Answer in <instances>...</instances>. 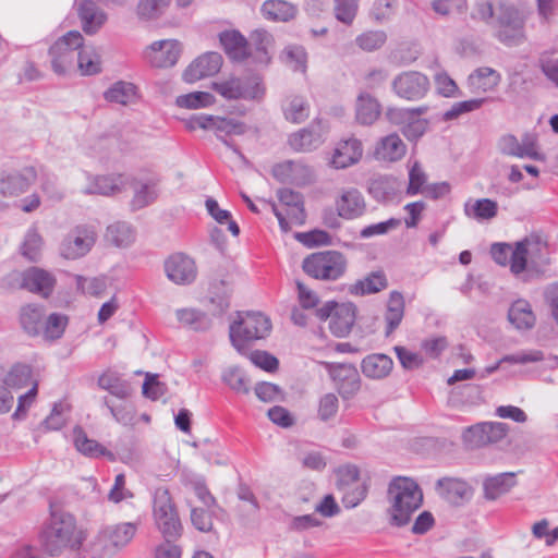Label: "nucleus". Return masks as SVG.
Listing matches in <instances>:
<instances>
[{
	"mask_svg": "<svg viewBox=\"0 0 558 558\" xmlns=\"http://www.w3.org/2000/svg\"><path fill=\"white\" fill-rule=\"evenodd\" d=\"M222 66V56L219 52L208 51L197 57L184 70L182 77L186 83H194L207 76L217 74Z\"/></svg>",
	"mask_w": 558,
	"mask_h": 558,
	"instance_id": "nucleus-22",
	"label": "nucleus"
},
{
	"mask_svg": "<svg viewBox=\"0 0 558 558\" xmlns=\"http://www.w3.org/2000/svg\"><path fill=\"white\" fill-rule=\"evenodd\" d=\"M169 4L170 2H138L137 15L143 21L158 20Z\"/></svg>",
	"mask_w": 558,
	"mask_h": 558,
	"instance_id": "nucleus-62",
	"label": "nucleus"
},
{
	"mask_svg": "<svg viewBox=\"0 0 558 558\" xmlns=\"http://www.w3.org/2000/svg\"><path fill=\"white\" fill-rule=\"evenodd\" d=\"M158 196L157 184L153 180L142 182L134 187L131 201L132 210H140L156 201Z\"/></svg>",
	"mask_w": 558,
	"mask_h": 558,
	"instance_id": "nucleus-49",
	"label": "nucleus"
},
{
	"mask_svg": "<svg viewBox=\"0 0 558 558\" xmlns=\"http://www.w3.org/2000/svg\"><path fill=\"white\" fill-rule=\"evenodd\" d=\"M327 132V123L322 119H315L307 128L291 134L289 145L296 151H310L324 142Z\"/></svg>",
	"mask_w": 558,
	"mask_h": 558,
	"instance_id": "nucleus-20",
	"label": "nucleus"
},
{
	"mask_svg": "<svg viewBox=\"0 0 558 558\" xmlns=\"http://www.w3.org/2000/svg\"><path fill=\"white\" fill-rule=\"evenodd\" d=\"M277 195L280 203L287 207L286 214H283L275 204H271L272 211L278 219L281 231L288 232L292 223L302 225L305 220L302 195L290 189H280Z\"/></svg>",
	"mask_w": 558,
	"mask_h": 558,
	"instance_id": "nucleus-13",
	"label": "nucleus"
},
{
	"mask_svg": "<svg viewBox=\"0 0 558 558\" xmlns=\"http://www.w3.org/2000/svg\"><path fill=\"white\" fill-rule=\"evenodd\" d=\"M1 284L8 289H25L48 298L53 291L56 278L47 270L31 267L24 271H11L2 279Z\"/></svg>",
	"mask_w": 558,
	"mask_h": 558,
	"instance_id": "nucleus-10",
	"label": "nucleus"
},
{
	"mask_svg": "<svg viewBox=\"0 0 558 558\" xmlns=\"http://www.w3.org/2000/svg\"><path fill=\"white\" fill-rule=\"evenodd\" d=\"M295 238L307 247L329 245L331 236L324 230H312L308 232L296 233Z\"/></svg>",
	"mask_w": 558,
	"mask_h": 558,
	"instance_id": "nucleus-63",
	"label": "nucleus"
},
{
	"mask_svg": "<svg viewBox=\"0 0 558 558\" xmlns=\"http://www.w3.org/2000/svg\"><path fill=\"white\" fill-rule=\"evenodd\" d=\"M138 97L137 86L132 82L117 81L110 85L104 93V98L108 102H113L122 106L130 105Z\"/></svg>",
	"mask_w": 558,
	"mask_h": 558,
	"instance_id": "nucleus-34",
	"label": "nucleus"
},
{
	"mask_svg": "<svg viewBox=\"0 0 558 558\" xmlns=\"http://www.w3.org/2000/svg\"><path fill=\"white\" fill-rule=\"evenodd\" d=\"M185 126L190 131L206 130L214 131L217 137L241 160H245L242 151L226 138L227 135H241L245 131V125L235 119L222 118L206 113H194L185 120Z\"/></svg>",
	"mask_w": 558,
	"mask_h": 558,
	"instance_id": "nucleus-7",
	"label": "nucleus"
},
{
	"mask_svg": "<svg viewBox=\"0 0 558 558\" xmlns=\"http://www.w3.org/2000/svg\"><path fill=\"white\" fill-rule=\"evenodd\" d=\"M98 386L119 399H125L130 395L128 384L117 373L111 371L105 372L99 376Z\"/></svg>",
	"mask_w": 558,
	"mask_h": 558,
	"instance_id": "nucleus-50",
	"label": "nucleus"
},
{
	"mask_svg": "<svg viewBox=\"0 0 558 558\" xmlns=\"http://www.w3.org/2000/svg\"><path fill=\"white\" fill-rule=\"evenodd\" d=\"M427 185V174L418 161H414L409 170V184L405 190L408 196L422 194Z\"/></svg>",
	"mask_w": 558,
	"mask_h": 558,
	"instance_id": "nucleus-55",
	"label": "nucleus"
},
{
	"mask_svg": "<svg viewBox=\"0 0 558 558\" xmlns=\"http://www.w3.org/2000/svg\"><path fill=\"white\" fill-rule=\"evenodd\" d=\"M284 118L292 123H301L310 116V105L301 96L292 97L283 107Z\"/></svg>",
	"mask_w": 558,
	"mask_h": 558,
	"instance_id": "nucleus-52",
	"label": "nucleus"
},
{
	"mask_svg": "<svg viewBox=\"0 0 558 558\" xmlns=\"http://www.w3.org/2000/svg\"><path fill=\"white\" fill-rule=\"evenodd\" d=\"M356 120L364 125L373 124L380 114V105L368 94H361L356 101Z\"/></svg>",
	"mask_w": 558,
	"mask_h": 558,
	"instance_id": "nucleus-42",
	"label": "nucleus"
},
{
	"mask_svg": "<svg viewBox=\"0 0 558 558\" xmlns=\"http://www.w3.org/2000/svg\"><path fill=\"white\" fill-rule=\"evenodd\" d=\"M96 242V233L93 228L77 226L71 230L60 244V254L65 259H77L85 256Z\"/></svg>",
	"mask_w": 558,
	"mask_h": 558,
	"instance_id": "nucleus-15",
	"label": "nucleus"
},
{
	"mask_svg": "<svg viewBox=\"0 0 558 558\" xmlns=\"http://www.w3.org/2000/svg\"><path fill=\"white\" fill-rule=\"evenodd\" d=\"M429 87L428 77L418 71H404L392 81V89L396 95L409 101H417L424 98Z\"/></svg>",
	"mask_w": 558,
	"mask_h": 558,
	"instance_id": "nucleus-14",
	"label": "nucleus"
},
{
	"mask_svg": "<svg viewBox=\"0 0 558 558\" xmlns=\"http://www.w3.org/2000/svg\"><path fill=\"white\" fill-rule=\"evenodd\" d=\"M22 329L29 336H38L44 326V311L41 306L27 304L20 311Z\"/></svg>",
	"mask_w": 558,
	"mask_h": 558,
	"instance_id": "nucleus-40",
	"label": "nucleus"
},
{
	"mask_svg": "<svg viewBox=\"0 0 558 558\" xmlns=\"http://www.w3.org/2000/svg\"><path fill=\"white\" fill-rule=\"evenodd\" d=\"M180 53L178 40L162 39L151 43L143 51V58L154 68H171L178 62Z\"/></svg>",
	"mask_w": 558,
	"mask_h": 558,
	"instance_id": "nucleus-17",
	"label": "nucleus"
},
{
	"mask_svg": "<svg viewBox=\"0 0 558 558\" xmlns=\"http://www.w3.org/2000/svg\"><path fill=\"white\" fill-rule=\"evenodd\" d=\"M41 246V236L36 229H29L22 244V254L32 262L38 258Z\"/></svg>",
	"mask_w": 558,
	"mask_h": 558,
	"instance_id": "nucleus-61",
	"label": "nucleus"
},
{
	"mask_svg": "<svg viewBox=\"0 0 558 558\" xmlns=\"http://www.w3.org/2000/svg\"><path fill=\"white\" fill-rule=\"evenodd\" d=\"M175 316L183 327L194 331H205L211 326V319L209 316L205 312L197 308H179L175 311Z\"/></svg>",
	"mask_w": 558,
	"mask_h": 558,
	"instance_id": "nucleus-39",
	"label": "nucleus"
},
{
	"mask_svg": "<svg viewBox=\"0 0 558 558\" xmlns=\"http://www.w3.org/2000/svg\"><path fill=\"white\" fill-rule=\"evenodd\" d=\"M407 145L401 137L391 133L381 137L375 145L374 158L383 162H396L404 157Z\"/></svg>",
	"mask_w": 558,
	"mask_h": 558,
	"instance_id": "nucleus-26",
	"label": "nucleus"
},
{
	"mask_svg": "<svg viewBox=\"0 0 558 558\" xmlns=\"http://www.w3.org/2000/svg\"><path fill=\"white\" fill-rule=\"evenodd\" d=\"M137 525L132 522H124L107 527L102 535L109 545L114 549H121L126 546L135 536Z\"/></svg>",
	"mask_w": 558,
	"mask_h": 558,
	"instance_id": "nucleus-38",
	"label": "nucleus"
},
{
	"mask_svg": "<svg viewBox=\"0 0 558 558\" xmlns=\"http://www.w3.org/2000/svg\"><path fill=\"white\" fill-rule=\"evenodd\" d=\"M508 319L518 330H530L536 323L532 305L523 299L512 302L508 310Z\"/></svg>",
	"mask_w": 558,
	"mask_h": 558,
	"instance_id": "nucleus-29",
	"label": "nucleus"
},
{
	"mask_svg": "<svg viewBox=\"0 0 558 558\" xmlns=\"http://www.w3.org/2000/svg\"><path fill=\"white\" fill-rule=\"evenodd\" d=\"M339 409V400L335 393H326L320 397L318 402L317 415L320 421L327 422L335 417Z\"/></svg>",
	"mask_w": 558,
	"mask_h": 558,
	"instance_id": "nucleus-60",
	"label": "nucleus"
},
{
	"mask_svg": "<svg viewBox=\"0 0 558 558\" xmlns=\"http://www.w3.org/2000/svg\"><path fill=\"white\" fill-rule=\"evenodd\" d=\"M221 379L230 389L238 393H247V379L239 366H230L222 372Z\"/></svg>",
	"mask_w": 558,
	"mask_h": 558,
	"instance_id": "nucleus-54",
	"label": "nucleus"
},
{
	"mask_svg": "<svg viewBox=\"0 0 558 558\" xmlns=\"http://www.w3.org/2000/svg\"><path fill=\"white\" fill-rule=\"evenodd\" d=\"M215 102V97L208 92H193L180 95L175 99V105L185 109L206 108Z\"/></svg>",
	"mask_w": 558,
	"mask_h": 558,
	"instance_id": "nucleus-53",
	"label": "nucleus"
},
{
	"mask_svg": "<svg viewBox=\"0 0 558 558\" xmlns=\"http://www.w3.org/2000/svg\"><path fill=\"white\" fill-rule=\"evenodd\" d=\"M436 489L442 498L452 504H458L460 500L464 499L470 490L466 482L452 477L438 480Z\"/></svg>",
	"mask_w": 558,
	"mask_h": 558,
	"instance_id": "nucleus-36",
	"label": "nucleus"
},
{
	"mask_svg": "<svg viewBox=\"0 0 558 558\" xmlns=\"http://www.w3.org/2000/svg\"><path fill=\"white\" fill-rule=\"evenodd\" d=\"M404 316V298L398 291L389 295L387 310L385 312L386 330L385 335L390 336L401 324Z\"/></svg>",
	"mask_w": 558,
	"mask_h": 558,
	"instance_id": "nucleus-37",
	"label": "nucleus"
},
{
	"mask_svg": "<svg viewBox=\"0 0 558 558\" xmlns=\"http://www.w3.org/2000/svg\"><path fill=\"white\" fill-rule=\"evenodd\" d=\"M484 101H485L484 98H476V99H470V100H463V101L456 102L451 106V108L449 110H447L444 113V119L446 121H450V120L458 118L459 116H461L463 113L480 109L482 107V105L484 104Z\"/></svg>",
	"mask_w": 558,
	"mask_h": 558,
	"instance_id": "nucleus-64",
	"label": "nucleus"
},
{
	"mask_svg": "<svg viewBox=\"0 0 558 558\" xmlns=\"http://www.w3.org/2000/svg\"><path fill=\"white\" fill-rule=\"evenodd\" d=\"M37 173L34 167L21 170H3L0 172V195L2 197H17L28 191L36 181Z\"/></svg>",
	"mask_w": 558,
	"mask_h": 558,
	"instance_id": "nucleus-16",
	"label": "nucleus"
},
{
	"mask_svg": "<svg viewBox=\"0 0 558 558\" xmlns=\"http://www.w3.org/2000/svg\"><path fill=\"white\" fill-rule=\"evenodd\" d=\"M500 74L489 68L482 66L474 70L468 77V86L473 94H485L494 90L500 83Z\"/></svg>",
	"mask_w": 558,
	"mask_h": 558,
	"instance_id": "nucleus-27",
	"label": "nucleus"
},
{
	"mask_svg": "<svg viewBox=\"0 0 558 558\" xmlns=\"http://www.w3.org/2000/svg\"><path fill=\"white\" fill-rule=\"evenodd\" d=\"M515 483V474L512 472L487 476L483 482L484 497L487 500H496L501 495L508 493Z\"/></svg>",
	"mask_w": 558,
	"mask_h": 558,
	"instance_id": "nucleus-30",
	"label": "nucleus"
},
{
	"mask_svg": "<svg viewBox=\"0 0 558 558\" xmlns=\"http://www.w3.org/2000/svg\"><path fill=\"white\" fill-rule=\"evenodd\" d=\"M498 204L490 198H480L464 205V214L477 221L490 220L497 216Z\"/></svg>",
	"mask_w": 558,
	"mask_h": 558,
	"instance_id": "nucleus-45",
	"label": "nucleus"
},
{
	"mask_svg": "<svg viewBox=\"0 0 558 558\" xmlns=\"http://www.w3.org/2000/svg\"><path fill=\"white\" fill-rule=\"evenodd\" d=\"M68 325V317L59 313H52L48 316L43 330L45 338L56 340L63 336Z\"/></svg>",
	"mask_w": 558,
	"mask_h": 558,
	"instance_id": "nucleus-56",
	"label": "nucleus"
},
{
	"mask_svg": "<svg viewBox=\"0 0 558 558\" xmlns=\"http://www.w3.org/2000/svg\"><path fill=\"white\" fill-rule=\"evenodd\" d=\"M355 322V306L352 303H341L331 316L329 329L338 338L348 336Z\"/></svg>",
	"mask_w": 558,
	"mask_h": 558,
	"instance_id": "nucleus-28",
	"label": "nucleus"
},
{
	"mask_svg": "<svg viewBox=\"0 0 558 558\" xmlns=\"http://www.w3.org/2000/svg\"><path fill=\"white\" fill-rule=\"evenodd\" d=\"M388 495L391 501L388 511L390 524L399 527L407 525L423 502L418 484L410 477H395L389 484Z\"/></svg>",
	"mask_w": 558,
	"mask_h": 558,
	"instance_id": "nucleus-3",
	"label": "nucleus"
},
{
	"mask_svg": "<svg viewBox=\"0 0 558 558\" xmlns=\"http://www.w3.org/2000/svg\"><path fill=\"white\" fill-rule=\"evenodd\" d=\"M498 8H494L492 2H477L476 10L472 12L473 19L496 22L498 38L507 44H517L523 33V16L514 7L513 2H497Z\"/></svg>",
	"mask_w": 558,
	"mask_h": 558,
	"instance_id": "nucleus-4",
	"label": "nucleus"
},
{
	"mask_svg": "<svg viewBox=\"0 0 558 558\" xmlns=\"http://www.w3.org/2000/svg\"><path fill=\"white\" fill-rule=\"evenodd\" d=\"M544 360V354L539 350H529V351H520L513 354H507L502 356L495 364L486 366L483 371L480 372L478 378L484 379L490 374L495 373L502 363L510 364H527V363H536Z\"/></svg>",
	"mask_w": 558,
	"mask_h": 558,
	"instance_id": "nucleus-33",
	"label": "nucleus"
},
{
	"mask_svg": "<svg viewBox=\"0 0 558 558\" xmlns=\"http://www.w3.org/2000/svg\"><path fill=\"white\" fill-rule=\"evenodd\" d=\"M387 36L383 31H369L356 37V45L365 51L379 49L386 43Z\"/></svg>",
	"mask_w": 558,
	"mask_h": 558,
	"instance_id": "nucleus-57",
	"label": "nucleus"
},
{
	"mask_svg": "<svg viewBox=\"0 0 558 558\" xmlns=\"http://www.w3.org/2000/svg\"><path fill=\"white\" fill-rule=\"evenodd\" d=\"M82 75H95L101 71L100 56L94 47L84 46L80 49L75 62Z\"/></svg>",
	"mask_w": 558,
	"mask_h": 558,
	"instance_id": "nucleus-44",
	"label": "nucleus"
},
{
	"mask_svg": "<svg viewBox=\"0 0 558 558\" xmlns=\"http://www.w3.org/2000/svg\"><path fill=\"white\" fill-rule=\"evenodd\" d=\"M153 519L165 541H178L183 525L177 507L167 489H157L154 496Z\"/></svg>",
	"mask_w": 558,
	"mask_h": 558,
	"instance_id": "nucleus-8",
	"label": "nucleus"
},
{
	"mask_svg": "<svg viewBox=\"0 0 558 558\" xmlns=\"http://www.w3.org/2000/svg\"><path fill=\"white\" fill-rule=\"evenodd\" d=\"M124 185L123 177L118 175H96L90 179L89 184L83 193L87 195L99 194L110 196L119 193Z\"/></svg>",
	"mask_w": 558,
	"mask_h": 558,
	"instance_id": "nucleus-32",
	"label": "nucleus"
},
{
	"mask_svg": "<svg viewBox=\"0 0 558 558\" xmlns=\"http://www.w3.org/2000/svg\"><path fill=\"white\" fill-rule=\"evenodd\" d=\"M260 12L270 22H289L298 12L292 2H263Z\"/></svg>",
	"mask_w": 558,
	"mask_h": 558,
	"instance_id": "nucleus-41",
	"label": "nucleus"
},
{
	"mask_svg": "<svg viewBox=\"0 0 558 558\" xmlns=\"http://www.w3.org/2000/svg\"><path fill=\"white\" fill-rule=\"evenodd\" d=\"M363 156V144L359 138L341 140L335 147L330 165L335 169H345L357 163Z\"/></svg>",
	"mask_w": 558,
	"mask_h": 558,
	"instance_id": "nucleus-23",
	"label": "nucleus"
},
{
	"mask_svg": "<svg viewBox=\"0 0 558 558\" xmlns=\"http://www.w3.org/2000/svg\"><path fill=\"white\" fill-rule=\"evenodd\" d=\"M401 225V220L398 218H389L386 221H380L377 223H373L364 227L360 231V236L362 239H369L376 235L387 234L389 231L397 229Z\"/></svg>",
	"mask_w": 558,
	"mask_h": 558,
	"instance_id": "nucleus-59",
	"label": "nucleus"
},
{
	"mask_svg": "<svg viewBox=\"0 0 558 558\" xmlns=\"http://www.w3.org/2000/svg\"><path fill=\"white\" fill-rule=\"evenodd\" d=\"M213 89L227 100L262 101L266 94L263 77L257 74L230 76L214 82Z\"/></svg>",
	"mask_w": 558,
	"mask_h": 558,
	"instance_id": "nucleus-6",
	"label": "nucleus"
},
{
	"mask_svg": "<svg viewBox=\"0 0 558 558\" xmlns=\"http://www.w3.org/2000/svg\"><path fill=\"white\" fill-rule=\"evenodd\" d=\"M77 12L86 34H95L107 20V15L97 8L96 2H80Z\"/></svg>",
	"mask_w": 558,
	"mask_h": 558,
	"instance_id": "nucleus-35",
	"label": "nucleus"
},
{
	"mask_svg": "<svg viewBox=\"0 0 558 558\" xmlns=\"http://www.w3.org/2000/svg\"><path fill=\"white\" fill-rule=\"evenodd\" d=\"M82 541L75 518L64 510L51 509L40 532V544L45 551L54 556L66 548H78Z\"/></svg>",
	"mask_w": 558,
	"mask_h": 558,
	"instance_id": "nucleus-2",
	"label": "nucleus"
},
{
	"mask_svg": "<svg viewBox=\"0 0 558 558\" xmlns=\"http://www.w3.org/2000/svg\"><path fill=\"white\" fill-rule=\"evenodd\" d=\"M271 330L270 318L260 312H238V318L230 324L229 337L241 354H246L252 342L266 338Z\"/></svg>",
	"mask_w": 558,
	"mask_h": 558,
	"instance_id": "nucleus-5",
	"label": "nucleus"
},
{
	"mask_svg": "<svg viewBox=\"0 0 558 558\" xmlns=\"http://www.w3.org/2000/svg\"><path fill=\"white\" fill-rule=\"evenodd\" d=\"M393 362L390 356L383 353H374L365 356L362 361V373L372 379L387 377L392 371Z\"/></svg>",
	"mask_w": 558,
	"mask_h": 558,
	"instance_id": "nucleus-31",
	"label": "nucleus"
},
{
	"mask_svg": "<svg viewBox=\"0 0 558 558\" xmlns=\"http://www.w3.org/2000/svg\"><path fill=\"white\" fill-rule=\"evenodd\" d=\"M337 215L345 220H353L366 210V204L362 193L354 187L343 190L335 202Z\"/></svg>",
	"mask_w": 558,
	"mask_h": 558,
	"instance_id": "nucleus-24",
	"label": "nucleus"
},
{
	"mask_svg": "<svg viewBox=\"0 0 558 558\" xmlns=\"http://www.w3.org/2000/svg\"><path fill=\"white\" fill-rule=\"evenodd\" d=\"M33 369L25 363H15L3 378V384L11 388H23L31 383Z\"/></svg>",
	"mask_w": 558,
	"mask_h": 558,
	"instance_id": "nucleus-51",
	"label": "nucleus"
},
{
	"mask_svg": "<svg viewBox=\"0 0 558 558\" xmlns=\"http://www.w3.org/2000/svg\"><path fill=\"white\" fill-rule=\"evenodd\" d=\"M387 287V278L383 271H374L362 280H359L351 288L356 295L372 294L381 291Z\"/></svg>",
	"mask_w": 558,
	"mask_h": 558,
	"instance_id": "nucleus-48",
	"label": "nucleus"
},
{
	"mask_svg": "<svg viewBox=\"0 0 558 558\" xmlns=\"http://www.w3.org/2000/svg\"><path fill=\"white\" fill-rule=\"evenodd\" d=\"M272 174L278 181L296 186H305L314 181L313 169L301 161L294 160L276 165Z\"/></svg>",
	"mask_w": 558,
	"mask_h": 558,
	"instance_id": "nucleus-21",
	"label": "nucleus"
},
{
	"mask_svg": "<svg viewBox=\"0 0 558 558\" xmlns=\"http://www.w3.org/2000/svg\"><path fill=\"white\" fill-rule=\"evenodd\" d=\"M73 435L75 448L84 456L89 458H98L104 456L112 457V453L98 441L89 439L81 427H75Z\"/></svg>",
	"mask_w": 558,
	"mask_h": 558,
	"instance_id": "nucleus-43",
	"label": "nucleus"
},
{
	"mask_svg": "<svg viewBox=\"0 0 558 558\" xmlns=\"http://www.w3.org/2000/svg\"><path fill=\"white\" fill-rule=\"evenodd\" d=\"M248 41L239 31H225L219 35V40L228 58L234 62H243L251 59L256 65L266 66L271 57L268 46L272 37L266 31L256 29L251 34Z\"/></svg>",
	"mask_w": 558,
	"mask_h": 558,
	"instance_id": "nucleus-1",
	"label": "nucleus"
},
{
	"mask_svg": "<svg viewBox=\"0 0 558 558\" xmlns=\"http://www.w3.org/2000/svg\"><path fill=\"white\" fill-rule=\"evenodd\" d=\"M498 146L507 156L532 160L545 159V156L538 151L535 136L529 133L524 134L520 141L512 134L504 135Z\"/></svg>",
	"mask_w": 558,
	"mask_h": 558,
	"instance_id": "nucleus-18",
	"label": "nucleus"
},
{
	"mask_svg": "<svg viewBox=\"0 0 558 558\" xmlns=\"http://www.w3.org/2000/svg\"><path fill=\"white\" fill-rule=\"evenodd\" d=\"M331 379L337 383L342 396H351L359 391L361 383L357 371L352 365L326 364Z\"/></svg>",
	"mask_w": 558,
	"mask_h": 558,
	"instance_id": "nucleus-25",
	"label": "nucleus"
},
{
	"mask_svg": "<svg viewBox=\"0 0 558 558\" xmlns=\"http://www.w3.org/2000/svg\"><path fill=\"white\" fill-rule=\"evenodd\" d=\"M281 61L294 72L305 73L307 69V52L301 45H288L280 54Z\"/></svg>",
	"mask_w": 558,
	"mask_h": 558,
	"instance_id": "nucleus-46",
	"label": "nucleus"
},
{
	"mask_svg": "<svg viewBox=\"0 0 558 558\" xmlns=\"http://www.w3.org/2000/svg\"><path fill=\"white\" fill-rule=\"evenodd\" d=\"M106 238L118 247H125L135 240L133 227L125 221H117L107 228Z\"/></svg>",
	"mask_w": 558,
	"mask_h": 558,
	"instance_id": "nucleus-47",
	"label": "nucleus"
},
{
	"mask_svg": "<svg viewBox=\"0 0 558 558\" xmlns=\"http://www.w3.org/2000/svg\"><path fill=\"white\" fill-rule=\"evenodd\" d=\"M527 263V243L525 241L518 242L514 247H512L509 265L510 270L519 275L523 272L526 268Z\"/></svg>",
	"mask_w": 558,
	"mask_h": 558,
	"instance_id": "nucleus-58",
	"label": "nucleus"
},
{
	"mask_svg": "<svg viewBox=\"0 0 558 558\" xmlns=\"http://www.w3.org/2000/svg\"><path fill=\"white\" fill-rule=\"evenodd\" d=\"M348 266L345 256L335 250L313 253L304 258L302 268L314 279L336 281L340 279Z\"/></svg>",
	"mask_w": 558,
	"mask_h": 558,
	"instance_id": "nucleus-9",
	"label": "nucleus"
},
{
	"mask_svg": "<svg viewBox=\"0 0 558 558\" xmlns=\"http://www.w3.org/2000/svg\"><path fill=\"white\" fill-rule=\"evenodd\" d=\"M165 271L170 281L180 286L191 284L197 276L194 259L183 253L169 256L165 262Z\"/></svg>",
	"mask_w": 558,
	"mask_h": 558,
	"instance_id": "nucleus-19",
	"label": "nucleus"
},
{
	"mask_svg": "<svg viewBox=\"0 0 558 558\" xmlns=\"http://www.w3.org/2000/svg\"><path fill=\"white\" fill-rule=\"evenodd\" d=\"M84 37L78 31H70L61 36L49 49L51 68L58 75H65L75 69L80 49Z\"/></svg>",
	"mask_w": 558,
	"mask_h": 558,
	"instance_id": "nucleus-11",
	"label": "nucleus"
},
{
	"mask_svg": "<svg viewBox=\"0 0 558 558\" xmlns=\"http://www.w3.org/2000/svg\"><path fill=\"white\" fill-rule=\"evenodd\" d=\"M509 426L502 422H481L463 429L462 441L468 449H478L501 441Z\"/></svg>",
	"mask_w": 558,
	"mask_h": 558,
	"instance_id": "nucleus-12",
	"label": "nucleus"
}]
</instances>
